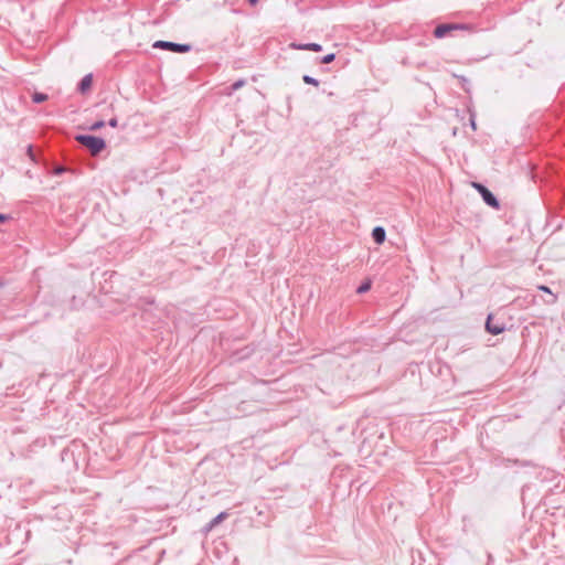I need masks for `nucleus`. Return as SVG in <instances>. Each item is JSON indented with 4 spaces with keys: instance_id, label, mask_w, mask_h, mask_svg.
Masks as SVG:
<instances>
[{
    "instance_id": "f257e3e1",
    "label": "nucleus",
    "mask_w": 565,
    "mask_h": 565,
    "mask_svg": "<svg viewBox=\"0 0 565 565\" xmlns=\"http://www.w3.org/2000/svg\"><path fill=\"white\" fill-rule=\"evenodd\" d=\"M75 140L86 147L93 156H97L106 148L103 138L93 135H77Z\"/></svg>"
},
{
    "instance_id": "f03ea898",
    "label": "nucleus",
    "mask_w": 565,
    "mask_h": 565,
    "mask_svg": "<svg viewBox=\"0 0 565 565\" xmlns=\"http://www.w3.org/2000/svg\"><path fill=\"white\" fill-rule=\"evenodd\" d=\"M472 26L466 23H441L438 24L434 30V35L437 39H441L455 30L470 31Z\"/></svg>"
},
{
    "instance_id": "7ed1b4c3",
    "label": "nucleus",
    "mask_w": 565,
    "mask_h": 565,
    "mask_svg": "<svg viewBox=\"0 0 565 565\" xmlns=\"http://www.w3.org/2000/svg\"><path fill=\"white\" fill-rule=\"evenodd\" d=\"M472 185L480 193L487 205L497 210L500 207L499 200L486 185L478 182H473Z\"/></svg>"
},
{
    "instance_id": "20e7f679",
    "label": "nucleus",
    "mask_w": 565,
    "mask_h": 565,
    "mask_svg": "<svg viewBox=\"0 0 565 565\" xmlns=\"http://www.w3.org/2000/svg\"><path fill=\"white\" fill-rule=\"evenodd\" d=\"M152 46L154 49L167 50V51H171V52H175V53H186L191 50L190 44H181V43L162 41V40L156 41Z\"/></svg>"
},
{
    "instance_id": "39448f33",
    "label": "nucleus",
    "mask_w": 565,
    "mask_h": 565,
    "mask_svg": "<svg viewBox=\"0 0 565 565\" xmlns=\"http://www.w3.org/2000/svg\"><path fill=\"white\" fill-rule=\"evenodd\" d=\"M486 330L493 335H498L505 330V324L494 321L493 316L489 315L486 321Z\"/></svg>"
},
{
    "instance_id": "423d86ee",
    "label": "nucleus",
    "mask_w": 565,
    "mask_h": 565,
    "mask_svg": "<svg viewBox=\"0 0 565 565\" xmlns=\"http://www.w3.org/2000/svg\"><path fill=\"white\" fill-rule=\"evenodd\" d=\"M228 516V513L223 511L218 513L215 518H213L209 523L204 526V532H211L216 525H218L222 521H224Z\"/></svg>"
},
{
    "instance_id": "0eeeda50",
    "label": "nucleus",
    "mask_w": 565,
    "mask_h": 565,
    "mask_svg": "<svg viewBox=\"0 0 565 565\" xmlns=\"http://www.w3.org/2000/svg\"><path fill=\"white\" fill-rule=\"evenodd\" d=\"M290 47L296 50H302V51H313V52H320L322 51V45L318 43H291Z\"/></svg>"
},
{
    "instance_id": "6e6552de",
    "label": "nucleus",
    "mask_w": 565,
    "mask_h": 565,
    "mask_svg": "<svg viewBox=\"0 0 565 565\" xmlns=\"http://www.w3.org/2000/svg\"><path fill=\"white\" fill-rule=\"evenodd\" d=\"M372 238L376 244H383L386 238V232H385L384 227H382V226L374 227L372 231Z\"/></svg>"
},
{
    "instance_id": "1a4fd4ad",
    "label": "nucleus",
    "mask_w": 565,
    "mask_h": 565,
    "mask_svg": "<svg viewBox=\"0 0 565 565\" xmlns=\"http://www.w3.org/2000/svg\"><path fill=\"white\" fill-rule=\"evenodd\" d=\"M92 83H93V75L92 74L85 75L78 83V86H77L78 92H81V93L87 92L90 88Z\"/></svg>"
},
{
    "instance_id": "9d476101",
    "label": "nucleus",
    "mask_w": 565,
    "mask_h": 565,
    "mask_svg": "<svg viewBox=\"0 0 565 565\" xmlns=\"http://www.w3.org/2000/svg\"><path fill=\"white\" fill-rule=\"evenodd\" d=\"M47 98H49L47 95L44 93L36 92L32 95V102L35 104H41V103L47 100Z\"/></svg>"
},
{
    "instance_id": "9b49d317",
    "label": "nucleus",
    "mask_w": 565,
    "mask_h": 565,
    "mask_svg": "<svg viewBox=\"0 0 565 565\" xmlns=\"http://www.w3.org/2000/svg\"><path fill=\"white\" fill-rule=\"evenodd\" d=\"M539 289L542 290L543 292L551 295V299L546 300V303L551 305L556 301V296L551 291V289L547 286L541 285L539 286Z\"/></svg>"
},
{
    "instance_id": "f8f14e48",
    "label": "nucleus",
    "mask_w": 565,
    "mask_h": 565,
    "mask_svg": "<svg viewBox=\"0 0 565 565\" xmlns=\"http://www.w3.org/2000/svg\"><path fill=\"white\" fill-rule=\"evenodd\" d=\"M246 84V81L241 78L236 82H234L231 86H230V92L228 94H232L233 92H236L237 89H239L241 87H243L244 85Z\"/></svg>"
},
{
    "instance_id": "ddd939ff",
    "label": "nucleus",
    "mask_w": 565,
    "mask_h": 565,
    "mask_svg": "<svg viewBox=\"0 0 565 565\" xmlns=\"http://www.w3.org/2000/svg\"><path fill=\"white\" fill-rule=\"evenodd\" d=\"M371 289V281L370 280H366V281H363L356 289V292L358 294H364L366 291H369Z\"/></svg>"
},
{
    "instance_id": "4468645a",
    "label": "nucleus",
    "mask_w": 565,
    "mask_h": 565,
    "mask_svg": "<svg viewBox=\"0 0 565 565\" xmlns=\"http://www.w3.org/2000/svg\"><path fill=\"white\" fill-rule=\"evenodd\" d=\"M302 81L308 85H313V86L319 85V81L310 75H303Z\"/></svg>"
},
{
    "instance_id": "2eb2a0df",
    "label": "nucleus",
    "mask_w": 565,
    "mask_h": 565,
    "mask_svg": "<svg viewBox=\"0 0 565 565\" xmlns=\"http://www.w3.org/2000/svg\"><path fill=\"white\" fill-rule=\"evenodd\" d=\"M335 58V54L334 53H329L327 55H324L321 60H320V63L322 64H329L331 62H333Z\"/></svg>"
},
{
    "instance_id": "dca6fc26",
    "label": "nucleus",
    "mask_w": 565,
    "mask_h": 565,
    "mask_svg": "<svg viewBox=\"0 0 565 565\" xmlns=\"http://www.w3.org/2000/svg\"><path fill=\"white\" fill-rule=\"evenodd\" d=\"M104 126H105V121H104V120H97V121H95V122L89 127V129H90V130H98V129H102Z\"/></svg>"
},
{
    "instance_id": "f3484780",
    "label": "nucleus",
    "mask_w": 565,
    "mask_h": 565,
    "mask_svg": "<svg viewBox=\"0 0 565 565\" xmlns=\"http://www.w3.org/2000/svg\"><path fill=\"white\" fill-rule=\"evenodd\" d=\"M65 171H66V169L64 167L58 166L53 169V174L60 175V174L64 173Z\"/></svg>"
},
{
    "instance_id": "a211bd4d",
    "label": "nucleus",
    "mask_w": 565,
    "mask_h": 565,
    "mask_svg": "<svg viewBox=\"0 0 565 565\" xmlns=\"http://www.w3.org/2000/svg\"><path fill=\"white\" fill-rule=\"evenodd\" d=\"M28 156H29V158H30L32 161H35V157H34V152H33V147H32V146H29V147H28Z\"/></svg>"
},
{
    "instance_id": "6ab92c4d",
    "label": "nucleus",
    "mask_w": 565,
    "mask_h": 565,
    "mask_svg": "<svg viewBox=\"0 0 565 565\" xmlns=\"http://www.w3.org/2000/svg\"><path fill=\"white\" fill-rule=\"evenodd\" d=\"M460 78L462 79L463 84H462V88L466 90V92H469V88H468V85H469V81L463 77V76H460Z\"/></svg>"
},
{
    "instance_id": "aec40b11",
    "label": "nucleus",
    "mask_w": 565,
    "mask_h": 565,
    "mask_svg": "<svg viewBox=\"0 0 565 565\" xmlns=\"http://www.w3.org/2000/svg\"><path fill=\"white\" fill-rule=\"evenodd\" d=\"M108 125L113 128H116L118 126V120L117 118H111L109 121H108Z\"/></svg>"
},
{
    "instance_id": "412c9836",
    "label": "nucleus",
    "mask_w": 565,
    "mask_h": 565,
    "mask_svg": "<svg viewBox=\"0 0 565 565\" xmlns=\"http://www.w3.org/2000/svg\"><path fill=\"white\" fill-rule=\"evenodd\" d=\"M508 462H512V463H514V465H522V466H526V463L521 462V461H520V460H518V459H515V460H510V459H508Z\"/></svg>"
},
{
    "instance_id": "4be33fe9",
    "label": "nucleus",
    "mask_w": 565,
    "mask_h": 565,
    "mask_svg": "<svg viewBox=\"0 0 565 565\" xmlns=\"http://www.w3.org/2000/svg\"><path fill=\"white\" fill-rule=\"evenodd\" d=\"M470 125H471L472 129L476 130V121L472 116L470 117Z\"/></svg>"
},
{
    "instance_id": "5701e85b",
    "label": "nucleus",
    "mask_w": 565,
    "mask_h": 565,
    "mask_svg": "<svg viewBox=\"0 0 565 565\" xmlns=\"http://www.w3.org/2000/svg\"><path fill=\"white\" fill-rule=\"evenodd\" d=\"M8 218H9V217H8L7 215H4V214H1V213H0V222H2V223H3V222H6Z\"/></svg>"
},
{
    "instance_id": "b1692460",
    "label": "nucleus",
    "mask_w": 565,
    "mask_h": 565,
    "mask_svg": "<svg viewBox=\"0 0 565 565\" xmlns=\"http://www.w3.org/2000/svg\"><path fill=\"white\" fill-rule=\"evenodd\" d=\"M257 1H258V0H248V2H249L252 6L256 4V3H257Z\"/></svg>"
}]
</instances>
